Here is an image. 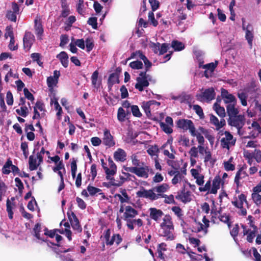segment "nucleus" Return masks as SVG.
Returning a JSON list of instances; mask_svg holds the SVG:
<instances>
[{
  "label": "nucleus",
  "instance_id": "obj_8",
  "mask_svg": "<svg viewBox=\"0 0 261 261\" xmlns=\"http://www.w3.org/2000/svg\"><path fill=\"white\" fill-rule=\"evenodd\" d=\"M102 143L108 148L112 147L115 145L114 137L111 134L110 130L107 128H106L103 132Z\"/></svg>",
  "mask_w": 261,
  "mask_h": 261
},
{
  "label": "nucleus",
  "instance_id": "obj_4",
  "mask_svg": "<svg viewBox=\"0 0 261 261\" xmlns=\"http://www.w3.org/2000/svg\"><path fill=\"white\" fill-rule=\"evenodd\" d=\"M245 123V118L243 115H238L229 118L228 123L231 126H234L238 129L239 133Z\"/></svg>",
  "mask_w": 261,
  "mask_h": 261
},
{
  "label": "nucleus",
  "instance_id": "obj_54",
  "mask_svg": "<svg viewBox=\"0 0 261 261\" xmlns=\"http://www.w3.org/2000/svg\"><path fill=\"white\" fill-rule=\"evenodd\" d=\"M131 111L134 116L137 117H141L142 114L140 111L139 107L136 105L131 106Z\"/></svg>",
  "mask_w": 261,
  "mask_h": 261
},
{
  "label": "nucleus",
  "instance_id": "obj_10",
  "mask_svg": "<svg viewBox=\"0 0 261 261\" xmlns=\"http://www.w3.org/2000/svg\"><path fill=\"white\" fill-rule=\"evenodd\" d=\"M34 41V35L31 32L26 31L23 38V48L29 50Z\"/></svg>",
  "mask_w": 261,
  "mask_h": 261
},
{
  "label": "nucleus",
  "instance_id": "obj_22",
  "mask_svg": "<svg viewBox=\"0 0 261 261\" xmlns=\"http://www.w3.org/2000/svg\"><path fill=\"white\" fill-rule=\"evenodd\" d=\"M56 57L60 60L62 65L64 67L67 68L68 67L69 63V57L67 53L64 51H62L60 52V54H58Z\"/></svg>",
  "mask_w": 261,
  "mask_h": 261
},
{
  "label": "nucleus",
  "instance_id": "obj_32",
  "mask_svg": "<svg viewBox=\"0 0 261 261\" xmlns=\"http://www.w3.org/2000/svg\"><path fill=\"white\" fill-rule=\"evenodd\" d=\"M12 165V161L10 158H9L5 165L3 166L2 172L4 174H9L11 172V170L10 169L11 168V166Z\"/></svg>",
  "mask_w": 261,
  "mask_h": 261
},
{
  "label": "nucleus",
  "instance_id": "obj_21",
  "mask_svg": "<svg viewBox=\"0 0 261 261\" xmlns=\"http://www.w3.org/2000/svg\"><path fill=\"white\" fill-rule=\"evenodd\" d=\"M236 103H229L226 106V111L229 118L239 115V111L236 108Z\"/></svg>",
  "mask_w": 261,
  "mask_h": 261
},
{
  "label": "nucleus",
  "instance_id": "obj_53",
  "mask_svg": "<svg viewBox=\"0 0 261 261\" xmlns=\"http://www.w3.org/2000/svg\"><path fill=\"white\" fill-rule=\"evenodd\" d=\"M168 188V186L166 184H163L159 186L154 187L153 188V190L159 193H164L167 191Z\"/></svg>",
  "mask_w": 261,
  "mask_h": 261
},
{
  "label": "nucleus",
  "instance_id": "obj_31",
  "mask_svg": "<svg viewBox=\"0 0 261 261\" xmlns=\"http://www.w3.org/2000/svg\"><path fill=\"white\" fill-rule=\"evenodd\" d=\"M127 114H130L129 112H127V114H126L124 110L121 108L120 107L118 109L117 112V119L120 122H123L125 120V118Z\"/></svg>",
  "mask_w": 261,
  "mask_h": 261
},
{
  "label": "nucleus",
  "instance_id": "obj_36",
  "mask_svg": "<svg viewBox=\"0 0 261 261\" xmlns=\"http://www.w3.org/2000/svg\"><path fill=\"white\" fill-rule=\"evenodd\" d=\"M159 125L161 128L166 134H170L173 132L172 126L165 123L163 122H160Z\"/></svg>",
  "mask_w": 261,
  "mask_h": 261
},
{
  "label": "nucleus",
  "instance_id": "obj_37",
  "mask_svg": "<svg viewBox=\"0 0 261 261\" xmlns=\"http://www.w3.org/2000/svg\"><path fill=\"white\" fill-rule=\"evenodd\" d=\"M218 61H216L215 63L212 62L208 64H206L205 65H204L202 66V68L206 69V70H210L211 73H212L214 72V70L216 68L217 65H218Z\"/></svg>",
  "mask_w": 261,
  "mask_h": 261
},
{
  "label": "nucleus",
  "instance_id": "obj_33",
  "mask_svg": "<svg viewBox=\"0 0 261 261\" xmlns=\"http://www.w3.org/2000/svg\"><path fill=\"white\" fill-rule=\"evenodd\" d=\"M171 46L174 48L175 51H180L184 49V44L177 40H173L171 42Z\"/></svg>",
  "mask_w": 261,
  "mask_h": 261
},
{
  "label": "nucleus",
  "instance_id": "obj_41",
  "mask_svg": "<svg viewBox=\"0 0 261 261\" xmlns=\"http://www.w3.org/2000/svg\"><path fill=\"white\" fill-rule=\"evenodd\" d=\"M17 114L22 117H25L29 114L28 108L25 106H22L20 109L16 110Z\"/></svg>",
  "mask_w": 261,
  "mask_h": 261
},
{
  "label": "nucleus",
  "instance_id": "obj_35",
  "mask_svg": "<svg viewBox=\"0 0 261 261\" xmlns=\"http://www.w3.org/2000/svg\"><path fill=\"white\" fill-rule=\"evenodd\" d=\"M98 75L99 72L97 70H96L93 72L91 76L92 85L94 87L96 88L99 87V84L97 83Z\"/></svg>",
  "mask_w": 261,
  "mask_h": 261
},
{
  "label": "nucleus",
  "instance_id": "obj_5",
  "mask_svg": "<svg viewBox=\"0 0 261 261\" xmlns=\"http://www.w3.org/2000/svg\"><path fill=\"white\" fill-rule=\"evenodd\" d=\"M177 127L183 129L184 131L189 130L191 135H194L195 126L192 120L185 119H180L176 122Z\"/></svg>",
  "mask_w": 261,
  "mask_h": 261
},
{
  "label": "nucleus",
  "instance_id": "obj_25",
  "mask_svg": "<svg viewBox=\"0 0 261 261\" xmlns=\"http://www.w3.org/2000/svg\"><path fill=\"white\" fill-rule=\"evenodd\" d=\"M138 214V212L131 206L128 205L125 207V212L124 213V219L133 218Z\"/></svg>",
  "mask_w": 261,
  "mask_h": 261
},
{
  "label": "nucleus",
  "instance_id": "obj_29",
  "mask_svg": "<svg viewBox=\"0 0 261 261\" xmlns=\"http://www.w3.org/2000/svg\"><path fill=\"white\" fill-rule=\"evenodd\" d=\"M87 191L89 193V195L91 196L95 195L96 193H98L100 195H101V197L103 199H105L106 196L105 194L102 192L99 193L100 192H101V190L100 189L94 187L93 186H92L91 185H89L87 187Z\"/></svg>",
  "mask_w": 261,
  "mask_h": 261
},
{
  "label": "nucleus",
  "instance_id": "obj_51",
  "mask_svg": "<svg viewBox=\"0 0 261 261\" xmlns=\"http://www.w3.org/2000/svg\"><path fill=\"white\" fill-rule=\"evenodd\" d=\"M141 60H143L145 66V69L146 71H149L150 68L152 66L151 62L147 59V58L144 55V54H141Z\"/></svg>",
  "mask_w": 261,
  "mask_h": 261
},
{
  "label": "nucleus",
  "instance_id": "obj_19",
  "mask_svg": "<svg viewBox=\"0 0 261 261\" xmlns=\"http://www.w3.org/2000/svg\"><path fill=\"white\" fill-rule=\"evenodd\" d=\"M220 102L221 99H219V98H217L216 102L214 104L213 109L219 116L221 117L222 119H224V117L226 115L225 109L224 107L220 106Z\"/></svg>",
  "mask_w": 261,
  "mask_h": 261
},
{
  "label": "nucleus",
  "instance_id": "obj_13",
  "mask_svg": "<svg viewBox=\"0 0 261 261\" xmlns=\"http://www.w3.org/2000/svg\"><path fill=\"white\" fill-rule=\"evenodd\" d=\"M34 23L35 32L37 37L39 40H42L44 29L41 19L36 18L34 20Z\"/></svg>",
  "mask_w": 261,
  "mask_h": 261
},
{
  "label": "nucleus",
  "instance_id": "obj_30",
  "mask_svg": "<svg viewBox=\"0 0 261 261\" xmlns=\"http://www.w3.org/2000/svg\"><path fill=\"white\" fill-rule=\"evenodd\" d=\"M29 169L31 171L36 170L39 166L38 163H37L36 159L34 155H31L29 159Z\"/></svg>",
  "mask_w": 261,
  "mask_h": 261
},
{
  "label": "nucleus",
  "instance_id": "obj_49",
  "mask_svg": "<svg viewBox=\"0 0 261 261\" xmlns=\"http://www.w3.org/2000/svg\"><path fill=\"white\" fill-rule=\"evenodd\" d=\"M193 137H196L197 140L199 144V145H203L204 142V137L201 135L200 133H197L196 129H194V135H191Z\"/></svg>",
  "mask_w": 261,
  "mask_h": 261
},
{
  "label": "nucleus",
  "instance_id": "obj_39",
  "mask_svg": "<svg viewBox=\"0 0 261 261\" xmlns=\"http://www.w3.org/2000/svg\"><path fill=\"white\" fill-rule=\"evenodd\" d=\"M129 66L131 68L133 69H141L143 67L142 62L139 60L130 62L129 64Z\"/></svg>",
  "mask_w": 261,
  "mask_h": 261
},
{
  "label": "nucleus",
  "instance_id": "obj_44",
  "mask_svg": "<svg viewBox=\"0 0 261 261\" xmlns=\"http://www.w3.org/2000/svg\"><path fill=\"white\" fill-rule=\"evenodd\" d=\"M178 142L180 143L182 146L186 147L190 146V141L189 139L186 137L185 135H180L179 139Z\"/></svg>",
  "mask_w": 261,
  "mask_h": 261
},
{
  "label": "nucleus",
  "instance_id": "obj_40",
  "mask_svg": "<svg viewBox=\"0 0 261 261\" xmlns=\"http://www.w3.org/2000/svg\"><path fill=\"white\" fill-rule=\"evenodd\" d=\"M170 148L172 152L171 153H170L168 150L164 149L163 151V153L165 156H168L169 159H174L175 158L174 154L176 153V151L172 145L170 146Z\"/></svg>",
  "mask_w": 261,
  "mask_h": 261
},
{
  "label": "nucleus",
  "instance_id": "obj_60",
  "mask_svg": "<svg viewBox=\"0 0 261 261\" xmlns=\"http://www.w3.org/2000/svg\"><path fill=\"white\" fill-rule=\"evenodd\" d=\"M170 48V45L169 44L164 43L162 44L161 45H160V53L159 55H162L164 54L165 53H167L168 50Z\"/></svg>",
  "mask_w": 261,
  "mask_h": 261
},
{
  "label": "nucleus",
  "instance_id": "obj_63",
  "mask_svg": "<svg viewBox=\"0 0 261 261\" xmlns=\"http://www.w3.org/2000/svg\"><path fill=\"white\" fill-rule=\"evenodd\" d=\"M151 6L152 11H156L160 6V3L157 0H148Z\"/></svg>",
  "mask_w": 261,
  "mask_h": 261
},
{
  "label": "nucleus",
  "instance_id": "obj_3",
  "mask_svg": "<svg viewBox=\"0 0 261 261\" xmlns=\"http://www.w3.org/2000/svg\"><path fill=\"white\" fill-rule=\"evenodd\" d=\"M124 170L128 172L135 174L138 177L147 178L149 168L148 166H145L141 167H123Z\"/></svg>",
  "mask_w": 261,
  "mask_h": 261
},
{
  "label": "nucleus",
  "instance_id": "obj_23",
  "mask_svg": "<svg viewBox=\"0 0 261 261\" xmlns=\"http://www.w3.org/2000/svg\"><path fill=\"white\" fill-rule=\"evenodd\" d=\"M136 81L137 83L135 84V87L140 92L143 91L144 90V88L148 87L149 85L148 80L136 78Z\"/></svg>",
  "mask_w": 261,
  "mask_h": 261
},
{
  "label": "nucleus",
  "instance_id": "obj_59",
  "mask_svg": "<svg viewBox=\"0 0 261 261\" xmlns=\"http://www.w3.org/2000/svg\"><path fill=\"white\" fill-rule=\"evenodd\" d=\"M256 87V82L255 81H252L250 83L249 85L245 88V90L247 92H255Z\"/></svg>",
  "mask_w": 261,
  "mask_h": 261
},
{
  "label": "nucleus",
  "instance_id": "obj_57",
  "mask_svg": "<svg viewBox=\"0 0 261 261\" xmlns=\"http://www.w3.org/2000/svg\"><path fill=\"white\" fill-rule=\"evenodd\" d=\"M163 198H165L164 202L167 204H175L174 199V196L172 194L170 195H164Z\"/></svg>",
  "mask_w": 261,
  "mask_h": 261
},
{
  "label": "nucleus",
  "instance_id": "obj_50",
  "mask_svg": "<svg viewBox=\"0 0 261 261\" xmlns=\"http://www.w3.org/2000/svg\"><path fill=\"white\" fill-rule=\"evenodd\" d=\"M231 161L232 158L229 159V160L228 161L224 162V166L225 169L227 171H233L235 169V166L231 163Z\"/></svg>",
  "mask_w": 261,
  "mask_h": 261
},
{
  "label": "nucleus",
  "instance_id": "obj_26",
  "mask_svg": "<svg viewBox=\"0 0 261 261\" xmlns=\"http://www.w3.org/2000/svg\"><path fill=\"white\" fill-rule=\"evenodd\" d=\"M248 176L247 173L243 171V168H241L237 172L234 177V183L236 184L237 187L241 186L240 180L245 178Z\"/></svg>",
  "mask_w": 261,
  "mask_h": 261
},
{
  "label": "nucleus",
  "instance_id": "obj_42",
  "mask_svg": "<svg viewBox=\"0 0 261 261\" xmlns=\"http://www.w3.org/2000/svg\"><path fill=\"white\" fill-rule=\"evenodd\" d=\"M251 198L257 206H259L261 205V195L258 193H252L251 194Z\"/></svg>",
  "mask_w": 261,
  "mask_h": 261
},
{
  "label": "nucleus",
  "instance_id": "obj_11",
  "mask_svg": "<svg viewBox=\"0 0 261 261\" xmlns=\"http://www.w3.org/2000/svg\"><path fill=\"white\" fill-rule=\"evenodd\" d=\"M235 200L232 201V205L237 208H242L244 203H245L247 207L249 208L248 202L247 200V196L245 194L241 193L238 196V198H234Z\"/></svg>",
  "mask_w": 261,
  "mask_h": 261
},
{
  "label": "nucleus",
  "instance_id": "obj_20",
  "mask_svg": "<svg viewBox=\"0 0 261 261\" xmlns=\"http://www.w3.org/2000/svg\"><path fill=\"white\" fill-rule=\"evenodd\" d=\"M210 122L216 126L217 130L223 127L226 124L224 119H221L219 121L218 119L213 114L210 115Z\"/></svg>",
  "mask_w": 261,
  "mask_h": 261
},
{
  "label": "nucleus",
  "instance_id": "obj_1",
  "mask_svg": "<svg viewBox=\"0 0 261 261\" xmlns=\"http://www.w3.org/2000/svg\"><path fill=\"white\" fill-rule=\"evenodd\" d=\"M173 230L174 225L172 218L169 215H166L160 224V229L159 230V236L165 237L167 240H173L174 239L173 234Z\"/></svg>",
  "mask_w": 261,
  "mask_h": 261
},
{
  "label": "nucleus",
  "instance_id": "obj_64",
  "mask_svg": "<svg viewBox=\"0 0 261 261\" xmlns=\"http://www.w3.org/2000/svg\"><path fill=\"white\" fill-rule=\"evenodd\" d=\"M254 159L258 163L261 162V151L259 149H255L253 152Z\"/></svg>",
  "mask_w": 261,
  "mask_h": 261
},
{
  "label": "nucleus",
  "instance_id": "obj_52",
  "mask_svg": "<svg viewBox=\"0 0 261 261\" xmlns=\"http://www.w3.org/2000/svg\"><path fill=\"white\" fill-rule=\"evenodd\" d=\"M77 170L76 161L73 158L71 163V175L73 178H74L76 176V172Z\"/></svg>",
  "mask_w": 261,
  "mask_h": 261
},
{
  "label": "nucleus",
  "instance_id": "obj_6",
  "mask_svg": "<svg viewBox=\"0 0 261 261\" xmlns=\"http://www.w3.org/2000/svg\"><path fill=\"white\" fill-rule=\"evenodd\" d=\"M215 92L213 87L209 88L204 90V91L200 94H197L196 95L198 100L203 101L206 100L209 102L215 97Z\"/></svg>",
  "mask_w": 261,
  "mask_h": 261
},
{
  "label": "nucleus",
  "instance_id": "obj_27",
  "mask_svg": "<svg viewBox=\"0 0 261 261\" xmlns=\"http://www.w3.org/2000/svg\"><path fill=\"white\" fill-rule=\"evenodd\" d=\"M33 231L34 232V236L36 239L44 242H47L48 241L47 239H44L40 236V232L41 231V226L40 223H37L33 228Z\"/></svg>",
  "mask_w": 261,
  "mask_h": 261
},
{
  "label": "nucleus",
  "instance_id": "obj_15",
  "mask_svg": "<svg viewBox=\"0 0 261 261\" xmlns=\"http://www.w3.org/2000/svg\"><path fill=\"white\" fill-rule=\"evenodd\" d=\"M150 218L156 222H159L164 215L163 212L160 209L155 207H151L149 209Z\"/></svg>",
  "mask_w": 261,
  "mask_h": 261
},
{
  "label": "nucleus",
  "instance_id": "obj_58",
  "mask_svg": "<svg viewBox=\"0 0 261 261\" xmlns=\"http://www.w3.org/2000/svg\"><path fill=\"white\" fill-rule=\"evenodd\" d=\"M148 20L154 27H156L158 24V21L155 19L153 11H150L148 13Z\"/></svg>",
  "mask_w": 261,
  "mask_h": 261
},
{
  "label": "nucleus",
  "instance_id": "obj_14",
  "mask_svg": "<svg viewBox=\"0 0 261 261\" xmlns=\"http://www.w3.org/2000/svg\"><path fill=\"white\" fill-rule=\"evenodd\" d=\"M108 162L110 168L108 167V168H107L106 178L108 180H112L113 179V177H111V176H113L116 174L117 166L111 158L108 159Z\"/></svg>",
  "mask_w": 261,
  "mask_h": 261
},
{
  "label": "nucleus",
  "instance_id": "obj_34",
  "mask_svg": "<svg viewBox=\"0 0 261 261\" xmlns=\"http://www.w3.org/2000/svg\"><path fill=\"white\" fill-rule=\"evenodd\" d=\"M218 217L220 221L227 224L229 227L231 226L230 217L228 215H227L225 213L222 214L220 212V215L218 216Z\"/></svg>",
  "mask_w": 261,
  "mask_h": 261
},
{
  "label": "nucleus",
  "instance_id": "obj_61",
  "mask_svg": "<svg viewBox=\"0 0 261 261\" xmlns=\"http://www.w3.org/2000/svg\"><path fill=\"white\" fill-rule=\"evenodd\" d=\"M87 23L92 26L94 29L97 28V18L95 17H90L87 21Z\"/></svg>",
  "mask_w": 261,
  "mask_h": 261
},
{
  "label": "nucleus",
  "instance_id": "obj_43",
  "mask_svg": "<svg viewBox=\"0 0 261 261\" xmlns=\"http://www.w3.org/2000/svg\"><path fill=\"white\" fill-rule=\"evenodd\" d=\"M86 50L90 52L94 47V44L92 38H87L85 40Z\"/></svg>",
  "mask_w": 261,
  "mask_h": 261
},
{
  "label": "nucleus",
  "instance_id": "obj_56",
  "mask_svg": "<svg viewBox=\"0 0 261 261\" xmlns=\"http://www.w3.org/2000/svg\"><path fill=\"white\" fill-rule=\"evenodd\" d=\"M6 17L8 20L11 21L16 22L17 19V14L14 12H12L11 10H9L7 12Z\"/></svg>",
  "mask_w": 261,
  "mask_h": 261
},
{
  "label": "nucleus",
  "instance_id": "obj_46",
  "mask_svg": "<svg viewBox=\"0 0 261 261\" xmlns=\"http://www.w3.org/2000/svg\"><path fill=\"white\" fill-rule=\"evenodd\" d=\"M12 203L10 202V200L8 199L7 200L6 203V207H7V212L8 213V216L10 219H12L13 218V212L12 211V206L11 205Z\"/></svg>",
  "mask_w": 261,
  "mask_h": 261
},
{
  "label": "nucleus",
  "instance_id": "obj_7",
  "mask_svg": "<svg viewBox=\"0 0 261 261\" xmlns=\"http://www.w3.org/2000/svg\"><path fill=\"white\" fill-rule=\"evenodd\" d=\"M225 137L221 140V146L224 148L229 149V146L235 145L236 139L233 138V136L229 132L225 131L224 132Z\"/></svg>",
  "mask_w": 261,
  "mask_h": 261
},
{
  "label": "nucleus",
  "instance_id": "obj_18",
  "mask_svg": "<svg viewBox=\"0 0 261 261\" xmlns=\"http://www.w3.org/2000/svg\"><path fill=\"white\" fill-rule=\"evenodd\" d=\"M153 189L146 190L144 188L142 187L140 191L136 192L137 197L139 198H148L152 200Z\"/></svg>",
  "mask_w": 261,
  "mask_h": 261
},
{
  "label": "nucleus",
  "instance_id": "obj_9",
  "mask_svg": "<svg viewBox=\"0 0 261 261\" xmlns=\"http://www.w3.org/2000/svg\"><path fill=\"white\" fill-rule=\"evenodd\" d=\"M68 218L73 230H76L77 232L80 233L82 231V228L80 224L79 220L75 214L72 212L71 215L67 213Z\"/></svg>",
  "mask_w": 261,
  "mask_h": 261
},
{
  "label": "nucleus",
  "instance_id": "obj_28",
  "mask_svg": "<svg viewBox=\"0 0 261 261\" xmlns=\"http://www.w3.org/2000/svg\"><path fill=\"white\" fill-rule=\"evenodd\" d=\"M120 81L119 79L118 75L116 73H111L110 74L108 80V88L111 90L112 86L116 83L119 84Z\"/></svg>",
  "mask_w": 261,
  "mask_h": 261
},
{
  "label": "nucleus",
  "instance_id": "obj_12",
  "mask_svg": "<svg viewBox=\"0 0 261 261\" xmlns=\"http://www.w3.org/2000/svg\"><path fill=\"white\" fill-rule=\"evenodd\" d=\"M242 28L244 30H246L245 38L247 40L248 44L251 47L252 45V40L253 38V34L252 33V27L251 25L248 24L246 27L245 26V19L244 18L242 19Z\"/></svg>",
  "mask_w": 261,
  "mask_h": 261
},
{
  "label": "nucleus",
  "instance_id": "obj_16",
  "mask_svg": "<svg viewBox=\"0 0 261 261\" xmlns=\"http://www.w3.org/2000/svg\"><path fill=\"white\" fill-rule=\"evenodd\" d=\"M221 96L225 103H237L236 97L231 94H229L228 91L224 88L221 89Z\"/></svg>",
  "mask_w": 261,
  "mask_h": 261
},
{
  "label": "nucleus",
  "instance_id": "obj_24",
  "mask_svg": "<svg viewBox=\"0 0 261 261\" xmlns=\"http://www.w3.org/2000/svg\"><path fill=\"white\" fill-rule=\"evenodd\" d=\"M126 153L121 149L118 148L114 153V158L116 161L124 162L126 160Z\"/></svg>",
  "mask_w": 261,
  "mask_h": 261
},
{
  "label": "nucleus",
  "instance_id": "obj_55",
  "mask_svg": "<svg viewBox=\"0 0 261 261\" xmlns=\"http://www.w3.org/2000/svg\"><path fill=\"white\" fill-rule=\"evenodd\" d=\"M182 178H184V175H182L180 172H177V173L174 176V177L172 179V183L173 185H176L178 182H180Z\"/></svg>",
  "mask_w": 261,
  "mask_h": 261
},
{
  "label": "nucleus",
  "instance_id": "obj_2",
  "mask_svg": "<svg viewBox=\"0 0 261 261\" xmlns=\"http://www.w3.org/2000/svg\"><path fill=\"white\" fill-rule=\"evenodd\" d=\"M222 181L220 176L217 175L214 177L212 181V185L211 179L210 178L208 180L206 181L204 187H199V190L200 192L206 191L207 194H216L217 193L218 190L220 188V184Z\"/></svg>",
  "mask_w": 261,
  "mask_h": 261
},
{
  "label": "nucleus",
  "instance_id": "obj_17",
  "mask_svg": "<svg viewBox=\"0 0 261 261\" xmlns=\"http://www.w3.org/2000/svg\"><path fill=\"white\" fill-rule=\"evenodd\" d=\"M154 105H156L159 106L160 105V102L154 100L142 102L141 107L147 117L151 115L150 107L151 106Z\"/></svg>",
  "mask_w": 261,
  "mask_h": 261
},
{
  "label": "nucleus",
  "instance_id": "obj_62",
  "mask_svg": "<svg viewBox=\"0 0 261 261\" xmlns=\"http://www.w3.org/2000/svg\"><path fill=\"white\" fill-rule=\"evenodd\" d=\"M23 93L25 96V98H27L28 100L31 101L32 102L34 101L35 99L34 96L27 88L23 89Z\"/></svg>",
  "mask_w": 261,
  "mask_h": 261
},
{
  "label": "nucleus",
  "instance_id": "obj_48",
  "mask_svg": "<svg viewBox=\"0 0 261 261\" xmlns=\"http://www.w3.org/2000/svg\"><path fill=\"white\" fill-rule=\"evenodd\" d=\"M193 110L195 111L196 114L199 116L200 118H204V113L203 112V110L200 106L198 105H194Z\"/></svg>",
  "mask_w": 261,
  "mask_h": 261
},
{
  "label": "nucleus",
  "instance_id": "obj_38",
  "mask_svg": "<svg viewBox=\"0 0 261 261\" xmlns=\"http://www.w3.org/2000/svg\"><path fill=\"white\" fill-rule=\"evenodd\" d=\"M238 97L241 101V104L243 106H246L247 105V95L243 92H240L238 93Z\"/></svg>",
  "mask_w": 261,
  "mask_h": 261
},
{
  "label": "nucleus",
  "instance_id": "obj_45",
  "mask_svg": "<svg viewBox=\"0 0 261 261\" xmlns=\"http://www.w3.org/2000/svg\"><path fill=\"white\" fill-rule=\"evenodd\" d=\"M159 151L158 146L156 145L150 146L147 150V152L151 156L156 155Z\"/></svg>",
  "mask_w": 261,
  "mask_h": 261
},
{
  "label": "nucleus",
  "instance_id": "obj_47",
  "mask_svg": "<svg viewBox=\"0 0 261 261\" xmlns=\"http://www.w3.org/2000/svg\"><path fill=\"white\" fill-rule=\"evenodd\" d=\"M8 37H9L10 38L14 37L13 27L11 25H8L6 28L5 37L7 39Z\"/></svg>",
  "mask_w": 261,
  "mask_h": 261
}]
</instances>
